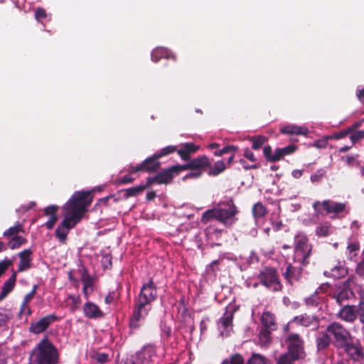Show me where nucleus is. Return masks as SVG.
<instances>
[{
	"instance_id": "nucleus-1",
	"label": "nucleus",
	"mask_w": 364,
	"mask_h": 364,
	"mask_svg": "<svg viewBox=\"0 0 364 364\" xmlns=\"http://www.w3.org/2000/svg\"><path fill=\"white\" fill-rule=\"evenodd\" d=\"M92 201L90 192L76 191L63 206L64 218L55 230L60 242H65L70 230L82 220Z\"/></svg>"
},
{
	"instance_id": "nucleus-2",
	"label": "nucleus",
	"mask_w": 364,
	"mask_h": 364,
	"mask_svg": "<svg viewBox=\"0 0 364 364\" xmlns=\"http://www.w3.org/2000/svg\"><path fill=\"white\" fill-rule=\"evenodd\" d=\"M311 252L312 245L308 237L304 234L296 235L294 237V264H288L283 273L289 284H292L300 279L303 267L309 264Z\"/></svg>"
},
{
	"instance_id": "nucleus-3",
	"label": "nucleus",
	"mask_w": 364,
	"mask_h": 364,
	"mask_svg": "<svg viewBox=\"0 0 364 364\" xmlns=\"http://www.w3.org/2000/svg\"><path fill=\"white\" fill-rule=\"evenodd\" d=\"M156 295V288L152 280L142 286L139 296L134 300V309L130 320L131 328H136L144 323Z\"/></svg>"
},
{
	"instance_id": "nucleus-4",
	"label": "nucleus",
	"mask_w": 364,
	"mask_h": 364,
	"mask_svg": "<svg viewBox=\"0 0 364 364\" xmlns=\"http://www.w3.org/2000/svg\"><path fill=\"white\" fill-rule=\"evenodd\" d=\"M237 208L232 201L223 203L217 207L207 210L203 213L201 222L207 223L215 220L225 226L230 227L237 221Z\"/></svg>"
},
{
	"instance_id": "nucleus-5",
	"label": "nucleus",
	"mask_w": 364,
	"mask_h": 364,
	"mask_svg": "<svg viewBox=\"0 0 364 364\" xmlns=\"http://www.w3.org/2000/svg\"><path fill=\"white\" fill-rule=\"evenodd\" d=\"M58 361L56 348L48 339H43L33 349L29 364H56Z\"/></svg>"
},
{
	"instance_id": "nucleus-6",
	"label": "nucleus",
	"mask_w": 364,
	"mask_h": 364,
	"mask_svg": "<svg viewBox=\"0 0 364 364\" xmlns=\"http://www.w3.org/2000/svg\"><path fill=\"white\" fill-rule=\"evenodd\" d=\"M257 279L263 286L269 290L278 291L282 288V285L274 268L265 267L262 269L257 275Z\"/></svg>"
},
{
	"instance_id": "nucleus-7",
	"label": "nucleus",
	"mask_w": 364,
	"mask_h": 364,
	"mask_svg": "<svg viewBox=\"0 0 364 364\" xmlns=\"http://www.w3.org/2000/svg\"><path fill=\"white\" fill-rule=\"evenodd\" d=\"M285 341L288 348L287 355H291L293 359H299L304 356V341L298 333H289Z\"/></svg>"
},
{
	"instance_id": "nucleus-8",
	"label": "nucleus",
	"mask_w": 364,
	"mask_h": 364,
	"mask_svg": "<svg viewBox=\"0 0 364 364\" xmlns=\"http://www.w3.org/2000/svg\"><path fill=\"white\" fill-rule=\"evenodd\" d=\"M322 206L326 214L333 215L331 216V218H335L338 215L343 213L346 208V204L344 203H338L331 200H325L322 203L316 201L313 204L314 210L319 213V207Z\"/></svg>"
},
{
	"instance_id": "nucleus-9",
	"label": "nucleus",
	"mask_w": 364,
	"mask_h": 364,
	"mask_svg": "<svg viewBox=\"0 0 364 364\" xmlns=\"http://www.w3.org/2000/svg\"><path fill=\"white\" fill-rule=\"evenodd\" d=\"M328 333H331L336 341L341 346H344L350 338V334L341 323L334 322L329 325L326 329Z\"/></svg>"
},
{
	"instance_id": "nucleus-10",
	"label": "nucleus",
	"mask_w": 364,
	"mask_h": 364,
	"mask_svg": "<svg viewBox=\"0 0 364 364\" xmlns=\"http://www.w3.org/2000/svg\"><path fill=\"white\" fill-rule=\"evenodd\" d=\"M177 165L173 166L169 168L163 170L158 175L154 177H149L147 178V184L151 185L153 183L163 184L168 183L174 175H177L181 171L176 168Z\"/></svg>"
},
{
	"instance_id": "nucleus-11",
	"label": "nucleus",
	"mask_w": 364,
	"mask_h": 364,
	"mask_svg": "<svg viewBox=\"0 0 364 364\" xmlns=\"http://www.w3.org/2000/svg\"><path fill=\"white\" fill-rule=\"evenodd\" d=\"M159 348H156L154 346H146L141 352L136 355V358L141 362V364H150L157 363L159 360L157 353Z\"/></svg>"
},
{
	"instance_id": "nucleus-12",
	"label": "nucleus",
	"mask_w": 364,
	"mask_h": 364,
	"mask_svg": "<svg viewBox=\"0 0 364 364\" xmlns=\"http://www.w3.org/2000/svg\"><path fill=\"white\" fill-rule=\"evenodd\" d=\"M58 320L55 314L47 315L37 321L31 323L29 330L31 332L38 334L46 331L48 326Z\"/></svg>"
},
{
	"instance_id": "nucleus-13",
	"label": "nucleus",
	"mask_w": 364,
	"mask_h": 364,
	"mask_svg": "<svg viewBox=\"0 0 364 364\" xmlns=\"http://www.w3.org/2000/svg\"><path fill=\"white\" fill-rule=\"evenodd\" d=\"M208 166H210L208 158L205 156H200L191 160L187 164L177 165L176 168H178L181 171H186L189 168H196L203 171Z\"/></svg>"
},
{
	"instance_id": "nucleus-14",
	"label": "nucleus",
	"mask_w": 364,
	"mask_h": 364,
	"mask_svg": "<svg viewBox=\"0 0 364 364\" xmlns=\"http://www.w3.org/2000/svg\"><path fill=\"white\" fill-rule=\"evenodd\" d=\"M345 348V350L348 355L349 358L353 360V363H358L360 364V361L363 360L364 354L360 345H355L353 343H348V342L343 346Z\"/></svg>"
},
{
	"instance_id": "nucleus-15",
	"label": "nucleus",
	"mask_w": 364,
	"mask_h": 364,
	"mask_svg": "<svg viewBox=\"0 0 364 364\" xmlns=\"http://www.w3.org/2000/svg\"><path fill=\"white\" fill-rule=\"evenodd\" d=\"M232 312H225L224 315L220 318L218 322V328L220 329V335L222 337H226L229 336L230 332L232 329Z\"/></svg>"
},
{
	"instance_id": "nucleus-16",
	"label": "nucleus",
	"mask_w": 364,
	"mask_h": 364,
	"mask_svg": "<svg viewBox=\"0 0 364 364\" xmlns=\"http://www.w3.org/2000/svg\"><path fill=\"white\" fill-rule=\"evenodd\" d=\"M338 316L348 323L354 322L357 318L356 306L345 304L338 311Z\"/></svg>"
},
{
	"instance_id": "nucleus-17",
	"label": "nucleus",
	"mask_w": 364,
	"mask_h": 364,
	"mask_svg": "<svg viewBox=\"0 0 364 364\" xmlns=\"http://www.w3.org/2000/svg\"><path fill=\"white\" fill-rule=\"evenodd\" d=\"M290 323H295L305 327L316 328L318 326V320L314 316L305 314L294 317Z\"/></svg>"
},
{
	"instance_id": "nucleus-18",
	"label": "nucleus",
	"mask_w": 364,
	"mask_h": 364,
	"mask_svg": "<svg viewBox=\"0 0 364 364\" xmlns=\"http://www.w3.org/2000/svg\"><path fill=\"white\" fill-rule=\"evenodd\" d=\"M33 251L30 249H26L18 253L20 259L18 271L24 272L31 268V255Z\"/></svg>"
},
{
	"instance_id": "nucleus-19",
	"label": "nucleus",
	"mask_w": 364,
	"mask_h": 364,
	"mask_svg": "<svg viewBox=\"0 0 364 364\" xmlns=\"http://www.w3.org/2000/svg\"><path fill=\"white\" fill-rule=\"evenodd\" d=\"M85 316L88 318L95 319L103 316L104 314L99 306L92 302H87L83 306Z\"/></svg>"
},
{
	"instance_id": "nucleus-20",
	"label": "nucleus",
	"mask_w": 364,
	"mask_h": 364,
	"mask_svg": "<svg viewBox=\"0 0 364 364\" xmlns=\"http://www.w3.org/2000/svg\"><path fill=\"white\" fill-rule=\"evenodd\" d=\"M281 132L285 134H296L306 136L309 130L304 126H298L295 124H288L281 129Z\"/></svg>"
},
{
	"instance_id": "nucleus-21",
	"label": "nucleus",
	"mask_w": 364,
	"mask_h": 364,
	"mask_svg": "<svg viewBox=\"0 0 364 364\" xmlns=\"http://www.w3.org/2000/svg\"><path fill=\"white\" fill-rule=\"evenodd\" d=\"M154 155L153 157L146 159L142 164L136 166V170H143L146 171H154L159 167V163L156 161Z\"/></svg>"
},
{
	"instance_id": "nucleus-22",
	"label": "nucleus",
	"mask_w": 364,
	"mask_h": 364,
	"mask_svg": "<svg viewBox=\"0 0 364 364\" xmlns=\"http://www.w3.org/2000/svg\"><path fill=\"white\" fill-rule=\"evenodd\" d=\"M347 269L340 263L330 268L328 270L324 271V275L331 277L335 279H339L345 277L347 274Z\"/></svg>"
},
{
	"instance_id": "nucleus-23",
	"label": "nucleus",
	"mask_w": 364,
	"mask_h": 364,
	"mask_svg": "<svg viewBox=\"0 0 364 364\" xmlns=\"http://www.w3.org/2000/svg\"><path fill=\"white\" fill-rule=\"evenodd\" d=\"M261 322L263 325V328L270 330H275L277 328V323L274 315L270 311H264L261 317Z\"/></svg>"
},
{
	"instance_id": "nucleus-24",
	"label": "nucleus",
	"mask_w": 364,
	"mask_h": 364,
	"mask_svg": "<svg viewBox=\"0 0 364 364\" xmlns=\"http://www.w3.org/2000/svg\"><path fill=\"white\" fill-rule=\"evenodd\" d=\"M198 149V147L193 143H186L181 145V148L177 150V152L182 159L188 160L190 154L195 153Z\"/></svg>"
},
{
	"instance_id": "nucleus-25",
	"label": "nucleus",
	"mask_w": 364,
	"mask_h": 364,
	"mask_svg": "<svg viewBox=\"0 0 364 364\" xmlns=\"http://www.w3.org/2000/svg\"><path fill=\"white\" fill-rule=\"evenodd\" d=\"M16 274L14 273L4 284L0 294V301L4 299L14 288Z\"/></svg>"
},
{
	"instance_id": "nucleus-26",
	"label": "nucleus",
	"mask_w": 364,
	"mask_h": 364,
	"mask_svg": "<svg viewBox=\"0 0 364 364\" xmlns=\"http://www.w3.org/2000/svg\"><path fill=\"white\" fill-rule=\"evenodd\" d=\"M23 232V225L17 222L14 226L10 227L3 232V236L6 238L11 239L16 237H21L18 235L20 232Z\"/></svg>"
},
{
	"instance_id": "nucleus-27",
	"label": "nucleus",
	"mask_w": 364,
	"mask_h": 364,
	"mask_svg": "<svg viewBox=\"0 0 364 364\" xmlns=\"http://www.w3.org/2000/svg\"><path fill=\"white\" fill-rule=\"evenodd\" d=\"M352 297H353V292L348 289H343L336 295H334L337 303L341 306L345 305V302L350 300Z\"/></svg>"
},
{
	"instance_id": "nucleus-28",
	"label": "nucleus",
	"mask_w": 364,
	"mask_h": 364,
	"mask_svg": "<svg viewBox=\"0 0 364 364\" xmlns=\"http://www.w3.org/2000/svg\"><path fill=\"white\" fill-rule=\"evenodd\" d=\"M331 341V339L330 336H328V333H326V332L320 333L316 338V343H317L318 349L319 350L325 349L330 344Z\"/></svg>"
},
{
	"instance_id": "nucleus-29",
	"label": "nucleus",
	"mask_w": 364,
	"mask_h": 364,
	"mask_svg": "<svg viewBox=\"0 0 364 364\" xmlns=\"http://www.w3.org/2000/svg\"><path fill=\"white\" fill-rule=\"evenodd\" d=\"M273 330L262 328L259 334V345L261 346H267L271 343V332Z\"/></svg>"
},
{
	"instance_id": "nucleus-30",
	"label": "nucleus",
	"mask_w": 364,
	"mask_h": 364,
	"mask_svg": "<svg viewBox=\"0 0 364 364\" xmlns=\"http://www.w3.org/2000/svg\"><path fill=\"white\" fill-rule=\"evenodd\" d=\"M27 242V240L23 237H16L14 238L9 239L7 242L6 249L16 250L19 248L21 245Z\"/></svg>"
},
{
	"instance_id": "nucleus-31",
	"label": "nucleus",
	"mask_w": 364,
	"mask_h": 364,
	"mask_svg": "<svg viewBox=\"0 0 364 364\" xmlns=\"http://www.w3.org/2000/svg\"><path fill=\"white\" fill-rule=\"evenodd\" d=\"M315 232L318 237H324L332 233V228L330 225L325 223L316 227Z\"/></svg>"
},
{
	"instance_id": "nucleus-32",
	"label": "nucleus",
	"mask_w": 364,
	"mask_h": 364,
	"mask_svg": "<svg viewBox=\"0 0 364 364\" xmlns=\"http://www.w3.org/2000/svg\"><path fill=\"white\" fill-rule=\"evenodd\" d=\"M37 285H33L32 290L27 294L24 298L23 301L22 302L21 306V313L23 314L26 308H28V304L30 301L33 299L34 295L36 293L37 290Z\"/></svg>"
},
{
	"instance_id": "nucleus-33",
	"label": "nucleus",
	"mask_w": 364,
	"mask_h": 364,
	"mask_svg": "<svg viewBox=\"0 0 364 364\" xmlns=\"http://www.w3.org/2000/svg\"><path fill=\"white\" fill-rule=\"evenodd\" d=\"M267 213V210L264 205L262 203H257L252 208V214L255 219H258L264 216Z\"/></svg>"
},
{
	"instance_id": "nucleus-34",
	"label": "nucleus",
	"mask_w": 364,
	"mask_h": 364,
	"mask_svg": "<svg viewBox=\"0 0 364 364\" xmlns=\"http://www.w3.org/2000/svg\"><path fill=\"white\" fill-rule=\"evenodd\" d=\"M208 167L210 168L209 175L217 176L225 169V164L223 161H218L213 166L210 165Z\"/></svg>"
},
{
	"instance_id": "nucleus-35",
	"label": "nucleus",
	"mask_w": 364,
	"mask_h": 364,
	"mask_svg": "<svg viewBox=\"0 0 364 364\" xmlns=\"http://www.w3.org/2000/svg\"><path fill=\"white\" fill-rule=\"evenodd\" d=\"M161 58H169L168 50L164 48H156L152 51L151 60L156 63Z\"/></svg>"
},
{
	"instance_id": "nucleus-36",
	"label": "nucleus",
	"mask_w": 364,
	"mask_h": 364,
	"mask_svg": "<svg viewBox=\"0 0 364 364\" xmlns=\"http://www.w3.org/2000/svg\"><path fill=\"white\" fill-rule=\"evenodd\" d=\"M146 188V186H138L132 187L125 190V194L127 197H132L139 195Z\"/></svg>"
},
{
	"instance_id": "nucleus-37",
	"label": "nucleus",
	"mask_w": 364,
	"mask_h": 364,
	"mask_svg": "<svg viewBox=\"0 0 364 364\" xmlns=\"http://www.w3.org/2000/svg\"><path fill=\"white\" fill-rule=\"evenodd\" d=\"M247 364H266V359L260 354H253Z\"/></svg>"
},
{
	"instance_id": "nucleus-38",
	"label": "nucleus",
	"mask_w": 364,
	"mask_h": 364,
	"mask_svg": "<svg viewBox=\"0 0 364 364\" xmlns=\"http://www.w3.org/2000/svg\"><path fill=\"white\" fill-rule=\"evenodd\" d=\"M266 138L263 136H258L252 139V149L257 150L265 143Z\"/></svg>"
},
{
	"instance_id": "nucleus-39",
	"label": "nucleus",
	"mask_w": 364,
	"mask_h": 364,
	"mask_svg": "<svg viewBox=\"0 0 364 364\" xmlns=\"http://www.w3.org/2000/svg\"><path fill=\"white\" fill-rule=\"evenodd\" d=\"M81 280L83 285L86 287H92V277L87 272V271L84 270L81 274Z\"/></svg>"
},
{
	"instance_id": "nucleus-40",
	"label": "nucleus",
	"mask_w": 364,
	"mask_h": 364,
	"mask_svg": "<svg viewBox=\"0 0 364 364\" xmlns=\"http://www.w3.org/2000/svg\"><path fill=\"white\" fill-rule=\"evenodd\" d=\"M296 360L293 359L289 355L283 354L279 358L277 364H294V361Z\"/></svg>"
},
{
	"instance_id": "nucleus-41",
	"label": "nucleus",
	"mask_w": 364,
	"mask_h": 364,
	"mask_svg": "<svg viewBox=\"0 0 364 364\" xmlns=\"http://www.w3.org/2000/svg\"><path fill=\"white\" fill-rule=\"evenodd\" d=\"M176 147L173 146H168L161 149L160 151L155 154L156 158H160L163 156L168 155L176 151Z\"/></svg>"
},
{
	"instance_id": "nucleus-42",
	"label": "nucleus",
	"mask_w": 364,
	"mask_h": 364,
	"mask_svg": "<svg viewBox=\"0 0 364 364\" xmlns=\"http://www.w3.org/2000/svg\"><path fill=\"white\" fill-rule=\"evenodd\" d=\"M357 316H359L360 321L364 323V300L360 301L358 306H356Z\"/></svg>"
},
{
	"instance_id": "nucleus-43",
	"label": "nucleus",
	"mask_w": 364,
	"mask_h": 364,
	"mask_svg": "<svg viewBox=\"0 0 364 364\" xmlns=\"http://www.w3.org/2000/svg\"><path fill=\"white\" fill-rule=\"evenodd\" d=\"M364 139V131H357L351 134L350 136V139L351 141L352 145L355 144L359 140Z\"/></svg>"
},
{
	"instance_id": "nucleus-44",
	"label": "nucleus",
	"mask_w": 364,
	"mask_h": 364,
	"mask_svg": "<svg viewBox=\"0 0 364 364\" xmlns=\"http://www.w3.org/2000/svg\"><path fill=\"white\" fill-rule=\"evenodd\" d=\"M222 364H244V360L240 355L235 354L230 361L225 360Z\"/></svg>"
},
{
	"instance_id": "nucleus-45",
	"label": "nucleus",
	"mask_w": 364,
	"mask_h": 364,
	"mask_svg": "<svg viewBox=\"0 0 364 364\" xmlns=\"http://www.w3.org/2000/svg\"><path fill=\"white\" fill-rule=\"evenodd\" d=\"M326 173L324 169L321 168L311 176V181L313 183L318 182Z\"/></svg>"
},
{
	"instance_id": "nucleus-46",
	"label": "nucleus",
	"mask_w": 364,
	"mask_h": 364,
	"mask_svg": "<svg viewBox=\"0 0 364 364\" xmlns=\"http://www.w3.org/2000/svg\"><path fill=\"white\" fill-rule=\"evenodd\" d=\"M58 210V207L55 205H49L44 210V213L47 216H57L56 213Z\"/></svg>"
},
{
	"instance_id": "nucleus-47",
	"label": "nucleus",
	"mask_w": 364,
	"mask_h": 364,
	"mask_svg": "<svg viewBox=\"0 0 364 364\" xmlns=\"http://www.w3.org/2000/svg\"><path fill=\"white\" fill-rule=\"evenodd\" d=\"M93 358L100 363H104L108 360L109 355L104 353H97L93 355Z\"/></svg>"
},
{
	"instance_id": "nucleus-48",
	"label": "nucleus",
	"mask_w": 364,
	"mask_h": 364,
	"mask_svg": "<svg viewBox=\"0 0 364 364\" xmlns=\"http://www.w3.org/2000/svg\"><path fill=\"white\" fill-rule=\"evenodd\" d=\"M12 264V261L9 259L6 258L5 259L0 262V274H4V272L11 266Z\"/></svg>"
},
{
	"instance_id": "nucleus-49",
	"label": "nucleus",
	"mask_w": 364,
	"mask_h": 364,
	"mask_svg": "<svg viewBox=\"0 0 364 364\" xmlns=\"http://www.w3.org/2000/svg\"><path fill=\"white\" fill-rule=\"evenodd\" d=\"M280 149L282 151L283 156H284L286 155H289L294 153L296 151V147L293 144H290L286 147L280 148Z\"/></svg>"
},
{
	"instance_id": "nucleus-50",
	"label": "nucleus",
	"mask_w": 364,
	"mask_h": 364,
	"mask_svg": "<svg viewBox=\"0 0 364 364\" xmlns=\"http://www.w3.org/2000/svg\"><path fill=\"white\" fill-rule=\"evenodd\" d=\"M191 171L188 173L185 178H196L200 177L203 171L201 170H198L196 168H190Z\"/></svg>"
},
{
	"instance_id": "nucleus-51",
	"label": "nucleus",
	"mask_w": 364,
	"mask_h": 364,
	"mask_svg": "<svg viewBox=\"0 0 364 364\" xmlns=\"http://www.w3.org/2000/svg\"><path fill=\"white\" fill-rule=\"evenodd\" d=\"M283 157L282 151L280 148L277 149L274 153L273 155L271 156V162H276L279 161Z\"/></svg>"
},
{
	"instance_id": "nucleus-52",
	"label": "nucleus",
	"mask_w": 364,
	"mask_h": 364,
	"mask_svg": "<svg viewBox=\"0 0 364 364\" xmlns=\"http://www.w3.org/2000/svg\"><path fill=\"white\" fill-rule=\"evenodd\" d=\"M235 147L233 146H228L224 147L223 149L216 151L215 152V155L218 156H220L226 153L230 152V151H235Z\"/></svg>"
},
{
	"instance_id": "nucleus-53",
	"label": "nucleus",
	"mask_w": 364,
	"mask_h": 364,
	"mask_svg": "<svg viewBox=\"0 0 364 364\" xmlns=\"http://www.w3.org/2000/svg\"><path fill=\"white\" fill-rule=\"evenodd\" d=\"M306 303L309 306H317L318 304V297L317 296H312L306 299Z\"/></svg>"
},
{
	"instance_id": "nucleus-54",
	"label": "nucleus",
	"mask_w": 364,
	"mask_h": 364,
	"mask_svg": "<svg viewBox=\"0 0 364 364\" xmlns=\"http://www.w3.org/2000/svg\"><path fill=\"white\" fill-rule=\"evenodd\" d=\"M48 217H49V220L46 223V225L48 229L50 230L54 227L56 221L58 220V217L57 216H48Z\"/></svg>"
},
{
	"instance_id": "nucleus-55",
	"label": "nucleus",
	"mask_w": 364,
	"mask_h": 364,
	"mask_svg": "<svg viewBox=\"0 0 364 364\" xmlns=\"http://www.w3.org/2000/svg\"><path fill=\"white\" fill-rule=\"evenodd\" d=\"M35 16L37 21H41V19L46 18V11L43 9H38L36 10L35 13Z\"/></svg>"
},
{
	"instance_id": "nucleus-56",
	"label": "nucleus",
	"mask_w": 364,
	"mask_h": 364,
	"mask_svg": "<svg viewBox=\"0 0 364 364\" xmlns=\"http://www.w3.org/2000/svg\"><path fill=\"white\" fill-rule=\"evenodd\" d=\"M263 153L264 156L267 159L268 161H271V156L273 155V152L272 151V148L269 146H266L263 149Z\"/></svg>"
},
{
	"instance_id": "nucleus-57",
	"label": "nucleus",
	"mask_w": 364,
	"mask_h": 364,
	"mask_svg": "<svg viewBox=\"0 0 364 364\" xmlns=\"http://www.w3.org/2000/svg\"><path fill=\"white\" fill-rule=\"evenodd\" d=\"M359 244L357 243V242H352V243H350L348 244V250L350 254L354 252H356L359 250Z\"/></svg>"
},
{
	"instance_id": "nucleus-58",
	"label": "nucleus",
	"mask_w": 364,
	"mask_h": 364,
	"mask_svg": "<svg viewBox=\"0 0 364 364\" xmlns=\"http://www.w3.org/2000/svg\"><path fill=\"white\" fill-rule=\"evenodd\" d=\"M244 156L252 162L256 161V158L252 151L249 149H246L244 153Z\"/></svg>"
},
{
	"instance_id": "nucleus-59",
	"label": "nucleus",
	"mask_w": 364,
	"mask_h": 364,
	"mask_svg": "<svg viewBox=\"0 0 364 364\" xmlns=\"http://www.w3.org/2000/svg\"><path fill=\"white\" fill-rule=\"evenodd\" d=\"M351 132V129H348L347 130L343 132H341L339 134H337L334 136V138L335 139H341L344 136H346L348 133H350Z\"/></svg>"
},
{
	"instance_id": "nucleus-60",
	"label": "nucleus",
	"mask_w": 364,
	"mask_h": 364,
	"mask_svg": "<svg viewBox=\"0 0 364 364\" xmlns=\"http://www.w3.org/2000/svg\"><path fill=\"white\" fill-rule=\"evenodd\" d=\"M240 163L243 166V168H245V169H252V168H257V165L256 164L247 166L246 164V161L244 159H240Z\"/></svg>"
},
{
	"instance_id": "nucleus-61",
	"label": "nucleus",
	"mask_w": 364,
	"mask_h": 364,
	"mask_svg": "<svg viewBox=\"0 0 364 364\" xmlns=\"http://www.w3.org/2000/svg\"><path fill=\"white\" fill-rule=\"evenodd\" d=\"M133 181H134V178L129 176H125L122 177L120 180L122 183H132Z\"/></svg>"
},
{
	"instance_id": "nucleus-62",
	"label": "nucleus",
	"mask_w": 364,
	"mask_h": 364,
	"mask_svg": "<svg viewBox=\"0 0 364 364\" xmlns=\"http://www.w3.org/2000/svg\"><path fill=\"white\" fill-rule=\"evenodd\" d=\"M106 304H111L114 301V295L109 293L105 299Z\"/></svg>"
},
{
	"instance_id": "nucleus-63",
	"label": "nucleus",
	"mask_w": 364,
	"mask_h": 364,
	"mask_svg": "<svg viewBox=\"0 0 364 364\" xmlns=\"http://www.w3.org/2000/svg\"><path fill=\"white\" fill-rule=\"evenodd\" d=\"M357 96L361 102H364V88L358 91Z\"/></svg>"
},
{
	"instance_id": "nucleus-64",
	"label": "nucleus",
	"mask_w": 364,
	"mask_h": 364,
	"mask_svg": "<svg viewBox=\"0 0 364 364\" xmlns=\"http://www.w3.org/2000/svg\"><path fill=\"white\" fill-rule=\"evenodd\" d=\"M327 144V141L325 140V141H316L315 143V146L318 147V148H323L326 146Z\"/></svg>"
}]
</instances>
